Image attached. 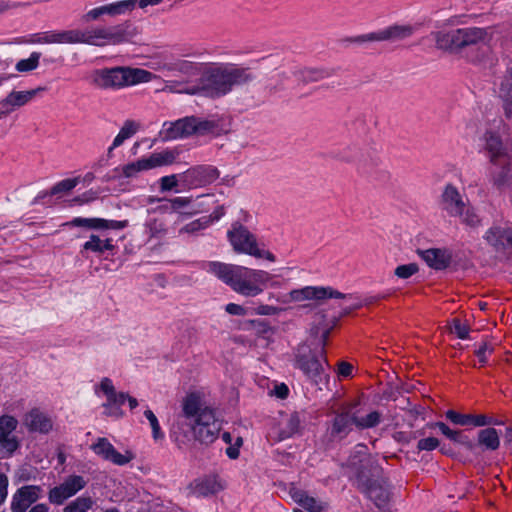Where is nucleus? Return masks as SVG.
<instances>
[{"instance_id": "nucleus-2", "label": "nucleus", "mask_w": 512, "mask_h": 512, "mask_svg": "<svg viewBox=\"0 0 512 512\" xmlns=\"http://www.w3.org/2000/svg\"><path fill=\"white\" fill-rule=\"evenodd\" d=\"M204 268L229 285L236 293L246 297H255L261 294L264 287L273 278L264 270L217 261L207 262Z\"/></svg>"}, {"instance_id": "nucleus-53", "label": "nucleus", "mask_w": 512, "mask_h": 512, "mask_svg": "<svg viewBox=\"0 0 512 512\" xmlns=\"http://www.w3.org/2000/svg\"><path fill=\"white\" fill-rule=\"evenodd\" d=\"M128 398V394L124 392H115L111 396H109L105 403H103V406H111L115 405L121 408V405H123Z\"/></svg>"}, {"instance_id": "nucleus-57", "label": "nucleus", "mask_w": 512, "mask_h": 512, "mask_svg": "<svg viewBox=\"0 0 512 512\" xmlns=\"http://www.w3.org/2000/svg\"><path fill=\"white\" fill-rule=\"evenodd\" d=\"M455 443L464 446L467 450L473 451L476 448V444L462 431L457 436Z\"/></svg>"}, {"instance_id": "nucleus-54", "label": "nucleus", "mask_w": 512, "mask_h": 512, "mask_svg": "<svg viewBox=\"0 0 512 512\" xmlns=\"http://www.w3.org/2000/svg\"><path fill=\"white\" fill-rule=\"evenodd\" d=\"M192 201L191 197H175L169 200L171 209L177 211L181 208L188 206Z\"/></svg>"}, {"instance_id": "nucleus-6", "label": "nucleus", "mask_w": 512, "mask_h": 512, "mask_svg": "<svg viewBox=\"0 0 512 512\" xmlns=\"http://www.w3.org/2000/svg\"><path fill=\"white\" fill-rule=\"evenodd\" d=\"M153 74L140 68L115 66L93 71L92 84L102 90H120L129 86L151 81Z\"/></svg>"}, {"instance_id": "nucleus-21", "label": "nucleus", "mask_w": 512, "mask_h": 512, "mask_svg": "<svg viewBox=\"0 0 512 512\" xmlns=\"http://www.w3.org/2000/svg\"><path fill=\"white\" fill-rule=\"evenodd\" d=\"M24 425L29 432L41 434H47L53 427L51 418L36 408L25 415Z\"/></svg>"}, {"instance_id": "nucleus-37", "label": "nucleus", "mask_w": 512, "mask_h": 512, "mask_svg": "<svg viewBox=\"0 0 512 512\" xmlns=\"http://www.w3.org/2000/svg\"><path fill=\"white\" fill-rule=\"evenodd\" d=\"M94 504L95 501L91 496H80L68 503L63 508V512H87Z\"/></svg>"}, {"instance_id": "nucleus-49", "label": "nucleus", "mask_w": 512, "mask_h": 512, "mask_svg": "<svg viewBox=\"0 0 512 512\" xmlns=\"http://www.w3.org/2000/svg\"><path fill=\"white\" fill-rule=\"evenodd\" d=\"M309 512H321L324 509L322 503L318 502L315 498L306 495L301 505Z\"/></svg>"}, {"instance_id": "nucleus-47", "label": "nucleus", "mask_w": 512, "mask_h": 512, "mask_svg": "<svg viewBox=\"0 0 512 512\" xmlns=\"http://www.w3.org/2000/svg\"><path fill=\"white\" fill-rule=\"evenodd\" d=\"M183 138L195 134V116H187L180 119Z\"/></svg>"}, {"instance_id": "nucleus-56", "label": "nucleus", "mask_w": 512, "mask_h": 512, "mask_svg": "<svg viewBox=\"0 0 512 512\" xmlns=\"http://www.w3.org/2000/svg\"><path fill=\"white\" fill-rule=\"evenodd\" d=\"M493 347L488 343H483L476 351L475 354L479 358V362L484 365L487 362L486 353H491Z\"/></svg>"}, {"instance_id": "nucleus-50", "label": "nucleus", "mask_w": 512, "mask_h": 512, "mask_svg": "<svg viewBox=\"0 0 512 512\" xmlns=\"http://www.w3.org/2000/svg\"><path fill=\"white\" fill-rule=\"evenodd\" d=\"M439 446V440L435 437H428L420 439L417 443L419 451H432Z\"/></svg>"}, {"instance_id": "nucleus-33", "label": "nucleus", "mask_w": 512, "mask_h": 512, "mask_svg": "<svg viewBox=\"0 0 512 512\" xmlns=\"http://www.w3.org/2000/svg\"><path fill=\"white\" fill-rule=\"evenodd\" d=\"M502 167L499 172H494L493 183L499 189L510 187L512 188V162L508 159L500 164Z\"/></svg>"}, {"instance_id": "nucleus-11", "label": "nucleus", "mask_w": 512, "mask_h": 512, "mask_svg": "<svg viewBox=\"0 0 512 512\" xmlns=\"http://www.w3.org/2000/svg\"><path fill=\"white\" fill-rule=\"evenodd\" d=\"M219 171L211 165H198L180 174V183L187 189L203 187L219 178Z\"/></svg>"}, {"instance_id": "nucleus-29", "label": "nucleus", "mask_w": 512, "mask_h": 512, "mask_svg": "<svg viewBox=\"0 0 512 512\" xmlns=\"http://www.w3.org/2000/svg\"><path fill=\"white\" fill-rule=\"evenodd\" d=\"M332 73L327 69L321 68H301L294 72L297 80L303 84H310L329 78Z\"/></svg>"}, {"instance_id": "nucleus-63", "label": "nucleus", "mask_w": 512, "mask_h": 512, "mask_svg": "<svg viewBox=\"0 0 512 512\" xmlns=\"http://www.w3.org/2000/svg\"><path fill=\"white\" fill-rule=\"evenodd\" d=\"M204 228V225L200 219L192 221L181 228L180 233H194Z\"/></svg>"}, {"instance_id": "nucleus-13", "label": "nucleus", "mask_w": 512, "mask_h": 512, "mask_svg": "<svg viewBox=\"0 0 512 512\" xmlns=\"http://www.w3.org/2000/svg\"><path fill=\"white\" fill-rule=\"evenodd\" d=\"M18 421L13 416L0 417V453L2 457H11L20 447V441L14 434Z\"/></svg>"}, {"instance_id": "nucleus-28", "label": "nucleus", "mask_w": 512, "mask_h": 512, "mask_svg": "<svg viewBox=\"0 0 512 512\" xmlns=\"http://www.w3.org/2000/svg\"><path fill=\"white\" fill-rule=\"evenodd\" d=\"M224 488L222 481L216 475H209L196 481L194 491L199 496H209Z\"/></svg>"}, {"instance_id": "nucleus-7", "label": "nucleus", "mask_w": 512, "mask_h": 512, "mask_svg": "<svg viewBox=\"0 0 512 512\" xmlns=\"http://www.w3.org/2000/svg\"><path fill=\"white\" fill-rule=\"evenodd\" d=\"M80 44L103 47L130 41L135 35L132 24L124 22L114 26H95L80 30Z\"/></svg>"}, {"instance_id": "nucleus-34", "label": "nucleus", "mask_w": 512, "mask_h": 512, "mask_svg": "<svg viewBox=\"0 0 512 512\" xmlns=\"http://www.w3.org/2000/svg\"><path fill=\"white\" fill-rule=\"evenodd\" d=\"M83 249L98 254H103L105 251L113 250L114 245L112 243V239L107 238L102 240L99 236L92 234L90 239L83 245Z\"/></svg>"}, {"instance_id": "nucleus-30", "label": "nucleus", "mask_w": 512, "mask_h": 512, "mask_svg": "<svg viewBox=\"0 0 512 512\" xmlns=\"http://www.w3.org/2000/svg\"><path fill=\"white\" fill-rule=\"evenodd\" d=\"M44 87H37L35 89L27 90V91H11L6 98L11 104L12 108L15 110L16 108L22 107L29 103L34 97L38 95L39 92L44 91Z\"/></svg>"}, {"instance_id": "nucleus-24", "label": "nucleus", "mask_w": 512, "mask_h": 512, "mask_svg": "<svg viewBox=\"0 0 512 512\" xmlns=\"http://www.w3.org/2000/svg\"><path fill=\"white\" fill-rule=\"evenodd\" d=\"M422 259L435 270L446 269L452 260V255L447 249L430 248L420 251Z\"/></svg>"}, {"instance_id": "nucleus-10", "label": "nucleus", "mask_w": 512, "mask_h": 512, "mask_svg": "<svg viewBox=\"0 0 512 512\" xmlns=\"http://www.w3.org/2000/svg\"><path fill=\"white\" fill-rule=\"evenodd\" d=\"M228 238L234 250L256 258H261L262 251L258 248L255 236L243 225L235 224L228 231Z\"/></svg>"}, {"instance_id": "nucleus-43", "label": "nucleus", "mask_w": 512, "mask_h": 512, "mask_svg": "<svg viewBox=\"0 0 512 512\" xmlns=\"http://www.w3.org/2000/svg\"><path fill=\"white\" fill-rule=\"evenodd\" d=\"M144 416L146 417V419L150 423V426L152 428L153 438L155 440L163 438L164 435L161 432V428H160L158 419H157L156 415L154 414V412L152 410H150V409H146L144 411Z\"/></svg>"}, {"instance_id": "nucleus-16", "label": "nucleus", "mask_w": 512, "mask_h": 512, "mask_svg": "<svg viewBox=\"0 0 512 512\" xmlns=\"http://www.w3.org/2000/svg\"><path fill=\"white\" fill-rule=\"evenodd\" d=\"M292 301L300 302L304 300L321 301L328 298H345L346 295L334 290L331 287L306 286L301 289H294L289 293Z\"/></svg>"}, {"instance_id": "nucleus-14", "label": "nucleus", "mask_w": 512, "mask_h": 512, "mask_svg": "<svg viewBox=\"0 0 512 512\" xmlns=\"http://www.w3.org/2000/svg\"><path fill=\"white\" fill-rule=\"evenodd\" d=\"M468 200L469 198L463 191H460L454 184L448 183L438 197V206L442 213L450 217Z\"/></svg>"}, {"instance_id": "nucleus-1", "label": "nucleus", "mask_w": 512, "mask_h": 512, "mask_svg": "<svg viewBox=\"0 0 512 512\" xmlns=\"http://www.w3.org/2000/svg\"><path fill=\"white\" fill-rule=\"evenodd\" d=\"M165 69L186 77L183 81H167L164 90L176 93L202 94L211 98H220L237 87L249 86L256 80V74L250 67L238 64H222L204 70V65L186 59L166 64Z\"/></svg>"}, {"instance_id": "nucleus-18", "label": "nucleus", "mask_w": 512, "mask_h": 512, "mask_svg": "<svg viewBox=\"0 0 512 512\" xmlns=\"http://www.w3.org/2000/svg\"><path fill=\"white\" fill-rule=\"evenodd\" d=\"M91 449L104 460L111 461L113 464L119 466L129 463L133 459L132 453L127 451L126 454H121L106 438H99L97 442L91 446Z\"/></svg>"}, {"instance_id": "nucleus-48", "label": "nucleus", "mask_w": 512, "mask_h": 512, "mask_svg": "<svg viewBox=\"0 0 512 512\" xmlns=\"http://www.w3.org/2000/svg\"><path fill=\"white\" fill-rule=\"evenodd\" d=\"M99 228L98 229H112V230H120L128 226V221H116V220H106L99 218Z\"/></svg>"}, {"instance_id": "nucleus-22", "label": "nucleus", "mask_w": 512, "mask_h": 512, "mask_svg": "<svg viewBox=\"0 0 512 512\" xmlns=\"http://www.w3.org/2000/svg\"><path fill=\"white\" fill-rule=\"evenodd\" d=\"M450 218L457 219L460 224L473 230L482 226V217L479 215L477 208L470 200L465 202V204L453 213Z\"/></svg>"}, {"instance_id": "nucleus-9", "label": "nucleus", "mask_w": 512, "mask_h": 512, "mask_svg": "<svg viewBox=\"0 0 512 512\" xmlns=\"http://www.w3.org/2000/svg\"><path fill=\"white\" fill-rule=\"evenodd\" d=\"M175 161V154L170 151L152 153L147 158H141L135 162L128 163L122 167V174L126 178H133L142 171H147L161 166L172 164Z\"/></svg>"}, {"instance_id": "nucleus-38", "label": "nucleus", "mask_w": 512, "mask_h": 512, "mask_svg": "<svg viewBox=\"0 0 512 512\" xmlns=\"http://www.w3.org/2000/svg\"><path fill=\"white\" fill-rule=\"evenodd\" d=\"M180 119L175 122H165L163 125V130L160 132L163 140H173L178 138H183L182 128Z\"/></svg>"}, {"instance_id": "nucleus-36", "label": "nucleus", "mask_w": 512, "mask_h": 512, "mask_svg": "<svg viewBox=\"0 0 512 512\" xmlns=\"http://www.w3.org/2000/svg\"><path fill=\"white\" fill-rule=\"evenodd\" d=\"M77 179H64L58 183H56L49 192L40 193L33 201V203H37L40 199L46 197L47 195H57L60 193H66L71 191L77 185Z\"/></svg>"}, {"instance_id": "nucleus-3", "label": "nucleus", "mask_w": 512, "mask_h": 512, "mask_svg": "<svg viewBox=\"0 0 512 512\" xmlns=\"http://www.w3.org/2000/svg\"><path fill=\"white\" fill-rule=\"evenodd\" d=\"M436 47L450 53L462 54L471 61L479 60L484 55L490 41L485 28L466 27L432 32Z\"/></svg>"}, {"instance_id": "nucleus-40", "label": "nucleus", "mask_w": 512, "mask_h": 512, "mask_svg": "<svg viewBox=\"0 0 512 512\" xmlns=\"http://www.w3.org/2000/svg\"><path fill=\"white\" fill-rule=\"evenodd\" d=\"M41 54L39 52H32L27 59H21L17 62L15 68L18 72H29L36 69L39 65Z\"/></svg>"}, {"instance_id": "nucleus-4", "label": "nucleus", "mask_w": 512, "mask_h": 512, "mask_svg": "<svg viewBox=\"0 0 512 512\" xmlns=\"http://www.w3.org/2000/svg\"><path fill=\"white\" fill-rule=\"evenodd\" d=\"M195 438L204 444L213 443L221 430V422L212 408L205 405L196 393L188 394L182 401V415Z\"/></svg>"}, {"instance_id": "nucleus-60", "label": "nucleus", "mask_w": 512, "mask_h": 512, "mask_svg": "<svg viewBox=\"0 0 512 512\" xmlns=\"http://www.w3.org/2000/svg\"><path fill=\"white\" fill-rule=\"evenodd\" d=\"M102 15V12L100 10V6L99 7H96V8H93L91 10H89L87 13H85L81 20L85 23H88V22H91V21H95V20H98Z\"/></svg>"}, {"instance_id": "nucleus-20", "label": "nucleus", "mask_w": 512, "mask_h": 512, "mask_svg": "<svg viewBox=\"0 0 512 512\" xmlns=\"http://www.w3.org/2000/svg\"><path fill=\"white\" fill-rule=\"evenodd\" d=\"M445 416L448 420H450L453 424L460 426H474V427H483L487 425H498L500 422L496 421L493 417L487 416L484 414L473 415V414H462L456 412L454 410H448L445 413Z\"/></svg>"}, {"instance_id": "nucleus-55", "label": "nucleus", "mask_w": 512, "mask_h": 512, "mask_svg": "<svg viewBox=\"0 0 512 512\" xmlns=\"http://www.w3.org/2000/svg\"><path fill=\"white\" fill-rule=\"evenodd\" d=\"M505 117L512 121V94H501Z\"/></svg>"}, {"instance_id": "nucleus-61", "label": "nucleus", "mask_w": 512, "mask_h": 512, "mask_svg": "<svg viewBox=\"0 0 512 512\" xmlns=\"http://www.w3.org/2000/svg\"><path fill=\"white\" fill-rule=\"evenodd\" d=\"M103 407L105 409L104 414L108 417H114L116 419H120L124 416L123 410L118 406L111 405V406H103Z\"/></svg>"}, {"instance_id": "nucleus-39", "label": "nucleus", "mask_w": 512, "mask_h": 512, "mask_svg": "<svg viewBox=\"0 0 512 512\" xmlns=\"http://www.w3.org/2000/svg\"><path fill=\"white\" fill-rule=\"evenodd\" d=\"M80 29L57 30L56 44H80Z\"/></svg>"}, {"instance_id": "nucleus-32", "label": "nucleus", "mask_w": 512, "mask_h": 512, "mask_svg": "<svg viewBox=\"0 0 512 512\" xmlns=\"http://www.w3.org/2000/svg\"><path fill=\"white\" fill-rule=\"evenodd\" d=\"M478 445L487 450H497L500 445L499 435L494 428H485L478 433Z\"/></svg>"}, {"instance_id": "nucleus-27", "label": "nucleus", "mask_w": 512, "mask_h": 512, "mask_svg": "<svg viewBox=\"0 0 512 512\" xmlns=\"http://www.w3.org/2000/svg\"><path fill=\"white\" fill-rule=\"evenodd\" d=\"M354 425L353 408L349 406L345 411L338 413L332 424V435L346 437Z\"/></svg>"}, {"instance_id": "nucleus-12", "label": "nucleus", "mask_w": 512, "mask_h": 512, "mask_svg": "<svg viewBox=\"0 0 512 512\" xmlns=\"http://www.w3.org/2000/svg\"><path fill=\"white\" fill-rule=\"evenodd\" d=\"M87 483L83 476L70 475L61 484L49 490L48 500L51 504L62 505L67 499L84 489Z\"/></svg>"}, {"instance_id": "nucleus-35", "label": "nucleus", "mask_w": 512, "mask_h": 512, "mask_svg": "<svg viewBox=\"0 0 512 512\" xmlns=\"http://www.w3.org/2000/svg\"><path fill=\"white\" fill-rule=\"evenodd\" d=\"M21 43L26 44H56L57 43V30L38 32L29 35L23 39Z\"/></svg>"}, {"instance_id": "nucleus-45", "label": "nucleus", "mask_w": 512, "mask_h": 512, "mask_svg": "<svg viewBox=\"0 0 512 512\" xmlns=\"http://www.w3.org/2000/svg\"><path fill=\"white\" fill-rule=\"evenodd\" d=\"M99 218H81L76 217L70 222L65 223V225L68 226H75V227H86L89 229H98L99 228Z\"/></svg>"}, {"instance_id": "nucleus-58", "label": "nucleus", "mask_w": 512, "mask_h": 512, "mask_svg": "<svg viewBox=\"0 0 512 512\" xmlns=\"http://www.w3.org/2000/svg\"><path fill=\"white\" fill-rule=\"evenodd\" d=\"M501 94H512V67L507 71V75L501 84Z\"/></svg>"}, {"instance_id": "nucleus-19", "label": "nucleus", "mask_w": 512, "mask_h": 512, "mask_svg": "<svg viewBox=\"0 0 512 512\" xmlns=\"http://www.w3.org/2000/svg\"><path fill=\"white\" fill-rule=\"evenodd\" d=\"M486 242L496 250H504L512 247V227L492 225L484 234Z\"/></svg>"}, {"instance_id": "nucleus-26", "label": "nucleus", "mask_w": 512, "mask_h": 512, "mask_svg": "<svg viewBox=\"0 0 512 512\" xmlns=\"http://www.w3.org/2000/svg\"><path fill=\"white\" fill-rule=\"evenodd\" d=\"M486 150L490 154V161L493 164H502L508 158L501 138L494 132L485 134Z\"/></svg>"}, {"instance_id": "nucleus-52", "label": "nucleus", "mask_w": 512, "mask_h": 512, "mask_svg": "<svg viewBox=\"0 0 512 512\" xmlns=\"http://www.w3.org/2000/svg\"><path fill=\"white\" fill-rule=\"evenodd\" d=\"M178 183H180V178L178 179L176 175L164 176L160 179L161 191L173 190Z\"/></svg>"}, {"instance_id": "nucleus-64", "label": "nucleus", "mask_w": 512, "mask_h": 512, "mask_svg": "<svg viewBox=\"0 0 512 512\" xmlns=\"http://www.w3.org/2000/svg\"><path fill=\"white\" fill-rule=\"evenodd\" d=\"M13 111L14 109L6 97L0 100V120L6 118Z\"/></svg>"}, {"instance_id": "nucleus-23", "label": "nucleus", "mask_w": 512, "mask_h": 512, "mask_svg": "<svg viewBox=\"0 0 512 512\" xmlns=\"http://www.w3.org/2000/svg\"><path fill=\"white\" fill-rule=\"evenodd\" d=\"M368 156L357 143L349 144L335 154L337 160L354 164L358 167H365L367 165Z\"/></svg>"}, {"instance_id": "nucleus-8", "label": "nucleus", "mask_w": 512, "mask_h": 512, "mask_svg": "<svg viewBox=\"0 0 512 512\" xmlns=\"http://www.w3.org/2000/svg\"><path fill=\"white\" fill-rule=\"evenodd\" d=\"M414 32L415 27L412 25H392L379 31L355 36L350 38L349 41L356 44L381 41L396 42L409 38Z\"/></svg>"}, {"instance_id": "nucleus-46", "label": "nucleus", "mask_w": 512, "mask_h": 512, "mask_svg": "<svg viewBox=\"0 0 512 512\" xmlns=\"http://www.w3.org/2000/svg\"><path fill=\"white\" fill-rule=\"evenodd\" d=\"M450 331L457 335L460 339H466L469 334V326L463 323L460 319L455 318L452 320Z\"/></svg>"}, {"instance_id": "nucleus-62", "label": "nucleus", "mask_w": 512, "mask_h": 512, "mask_svg": "<svg viewBox=\"0 0 512 512\" xmlns=\"http://www.w3.org/2000/svg\"><path fill=\"white\" fill-rule=\"evenodd\" d=\"M100 388L103 391V393L106 395V398H108L109 396H111L112 394H114L116 392L112 381L107 377H105L101 380Z\"/></svg>"}, {"instance_id": "nucleus-17", "label": "nucleus", "mask_w": 512, "mask_h": 512, "mask_svg": "<svg viewBox=\"0 0 512 512\" xmlns=\"http://www.w3.org/2000/svg\"><path fill=\"white\" fill-rule=\"evenodd\" d=\"M43 489L38 485H25L16 490L12 496L11 512H26L42 495Z\"/></svg>"}, {"instance_id": "nucleus-59", "label": "nucleus", "mask_w": 512, "mask_h": 512, "mask_svg": "<svg viewBox=\"0 0 512 512\" xmlns=\"http://www.w3.org/2000/svg\"><path fill=\"white\" fill-rule=\"evenodd\" d=\"M289 495L291 496V498L296 502L298 503L299 505H301V503L303 502L304 500V497L307 495L305 491L301 490V489H298L295 485H291V487L289 488Z\"/></svg>"}, {"instance_id": "nucleus-41", "label": "nucleus", "mask_w": 512, "mask_h": 512, "mask_svg": "<svg viewBox=\"0 0 512 512\" xmlns=\"http://www.w3.org/2000/svg\"><path fill=\"white\" fill-rule=\"evenodd\" d=\"M300 425L301 420L299 415L297 413L292 414L286 422V427L281 432L282 437L289 438L293 436L299 431Z\"/></svg>"}, {"instance_id": "nucleus-42", "label": "nucleus", "mask_w": 512, "mask_h": 512, "mask_svg": "<svg viewBox=\"0 0 512 512\" xmlns=\"http://www.w3.org/2000/svg\"><path fill=\"white\" fill-rule=\"evenodd\" d=\"M195 126V134L205 135L213 132L218 127V124L213 120L195 117Z\"/></svg>"}, {"instance_id": "nucleus-25", "label": "nucleus", "mask_w": 512, "mask_h": 512, "mask_svg": "<svg viewBox=\"0 0 512 512\" xmlns=\"http://www.w3.org/2000/svg\"><path fill=\"white\" fill-rule=\"evenodd\" d=\"M354 426L359 430L376 427L382 420V414L376 410L364 413L357 405H352Z\"/></svg>"}, {"instance_id": "nucleus-51", "label": "nucleus", "mask_w": 512, "mask_h": 512, "mask_svg": "<svg viewBox=\"0 0 512 512\" xmlns=\"http://www.w3.org/2000/svg\"><path fill=\"white\" fill-rule=\"evenodd\" d=\"M140 125L133 120H126L121 127L119 133L125 136L126 139L132 137L139 129Z\"/></svg>"}, {"instance_id": "nucleus-5", "label": "nucleus", "mask_w": 512, "mask_h": 512, "mask_svg": "<svg viewBox=\"0 0 512 512\" xmlns=\"http://www.w3.org/2000/svg\"><path fill=\"white\" fill-rule=\"evenodd\" d=\"M293 366L313 385H326L329 382L330 365L323 347L299 344L293 351Z\"/></svg>"}, {"instance_id": "nucleus-15", "label": "nucleus", "mask_w": 512, "mask_h": 512, "mask_svg": "<svg viewBox=\"0 0 512 512\" xmlns=\"http://www.w3.org/2000/svg\"><path fill=\"white\" fill-rule=\"evenodd\" d=\"M358 482L361 490L378 508L381 509L387 505L390 500V491L389 486L384 479L363 480L362 477H359Z\"/></svg>"}, {"instance_id": "nucleus-31", "label": "nucleus", "mask_w": 512, "mask_h": 512, "mask_svg": "<svg viewBox=\"0 0 512 512\" xmlns=\"http://www.w3.org/2000/svg\"><path fill=\"white\" fill-rule=\"evenodd\" d=\"M137 0H122L100 6L102 15L117 16L135 8Z\"/></svg>"}, {"instance_id": "nucleus-44", "label": "nucleus", "mask_w": 512, "mask_h": 512, "mask_svg": "<svg viewBox=\"0 0 512 512\" xmlns=\"http://www.w3.org/2000/svg\"><path fill=\"white\" fill-rule=\"evenodd\" d=\"M419 268L416 263L399 265L396 267L394 274L401 279H408L418 272Z\"/></svg>"}]
</instances>
